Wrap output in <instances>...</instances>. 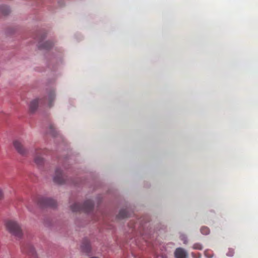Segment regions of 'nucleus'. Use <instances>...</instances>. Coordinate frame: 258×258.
I'll list each match as a JSON object with an SVG mask.
<instances>
[{
  "label": "nucleus",
  "instance_id": "obj_1",
  "mask_svg": "<svg viewBox=\"0 0 258 258\" xmlns=\"http://www.w3.org/2000/svg\"><path fill=\"white\" fill-rule=\"evenodd\" d=\"M7 230L13 235L20 238L22 236V231L19 224L15 221L9 220L6 223Z\"/></svg>",
  "mask_w": 258,
  "mask_h": 258
},
{
  "label": "nucleus",
  "instance_id": "obj_2",
  "mask_svg": "<svg viewBox=\"0 0 258 258\" xmlns=\"http://www.w3.org/2000/svg\"><path fill=\"white\" fill-rule=\"evenodd\" d=\"M94 207V205L91 200L86 201L83 205L79 203H75L71 207L73 212H84L88 213L91 211Z\"/></svg>",
  "mask_w": 258,
  "mask_h": 258
},
{
  "label": "nucleus",
  "instance_id": "obj_3",
  "mask_svg": "<svg viewBox=\"0 0 258 258\" xmlns=\"http://www.w3.org/2000/svg\"><path fill=\"white\" fill-rule=\"evenodd\" d=\"M46 152L45 149H39L35 150L34 162L38 166H42L44 164V160L41 155L46 154Z\"/></svg>",
  "mask_w": 258,
  "mask_h": 258
},
{
  "label": "nucleus",
  "instance_id": "obj_4",
  "mask_svg": "<svg viewBox=\"0 0 258 258\" xmlns=\"http://www.w3.org/2000/svg\"><path fill=\"white\" fill-rule=\"evenodd\" d=\"M38 204L40 206L45 207H50L54 208L56 206V202L55 200L47 198H41L38 200Z\"/></svg>",
  "mask_w": 258,
  "mask_h": 258
},
{
  "label": "nucleus",
  "instance_id": "obj_5",
  "mask_svg": "<svg viewBox=\"0 0 258 258\" xmlns=\"http://www.w3.org/2000/svg\"><path fill=\"white\" fill-rule=\"evenodd\" d=\"M13 145L16 150L20 154L25 155L27 153V150L24 147L21 141L19 140H14L13 142Z\"/></svg>",
  "mask_w": 258,
  "mask_h": 258
},
{
  "label": "nucleus",
  "instance_id": "obj_6",
  "mask_svg": "<svg viewBox=\"0 0 258 258\" xmlns=\"http://www.w3.org/2000/svg\"><path fill=\"white\" fill-rule=\"evenodd\" d=\"M66 179L62 171L57 168L55 172V175L53 177V181L57 184H62L65 183Z\"/></svg>",
  "mask_w": 258,
  "mask_h": 258
},
{
  "label": "nucleus",
  "instance_id": "obj_7",
  "mask_svg": "<svg viewBox=\"0 0 258 258\" xmlns=\"http://www.w3.org/2000/svg\"><path fill=\"white\" fill-rule=\"evenodd\" d=\"M174 255L176 258H187L188 254L183 248L179 247L176 249Z\"/></svg>",
  "mask_w": 258,
  "mask_h": 258
},
{
  "label": "nucleus",
  "instance_id": "obj_8",
  "mask_svg": "<svg viewBox=\"0 0 258 258\" xmlns=\"http://www.w3.org/2000/svg\"><path fill=\"white\" fill-rule=\"evenodd\" d=\"M41 99H35L30 102L29 108L30 111L31 112H34L36 110L38 106L39 102L41 101Z\"/></svg>",
  "mask_w": 258,
  "mask_h": 258
},
{
  "label": "nucleus",
  "instance_id": "obj_9",
  "mask_svg": "<svg viewBox=\"0 0 258 258\" xmlns=\"http://www.w3.org/2000/svg\"><path fill=\"white\" fill-rule=\"evenodd\" d=\"M82 250L88 254L91 251V246L90 242L88 240L84 241L81 246Z\"/></svg>",
  "mask_w": 258,
  "mask_h": 258
},
{
  "label": "nucleus",
  "instance_id": "obj_10",
  "mask_svg": "<svg viewBox=\"0 0 258 258\" xmlns=\"http://www.w3.org/2000/svg\"><path fill=\"white\" fill-rule=\"evenodd\" d=\"M55 98V94L53 92H51L49 93L48 98H47L48 102V106L51 107L52 104V102L54 100Z\"/></svg>",
  "mask_w": 258,
  "mask_h": 258
},
{
  "label": "nucleus",
  "instance_id": "obj_11",
  "mask_svg": "<svg viewBox=\"0 0 258 258\" xmlns=\"http://www.w3.org/2000/svg\"><path fill=\"white\" fill-rule=\"evenodd\" d=\"M128 216V214L127 211L124 209L121 210L117 215V217L119 219H123L127 217Z\"/></svg>",
  "mask_w": 258,
  "mask_h": 258
},
{
  "label": "nucleus",
  "instance_id": "obj_12",
  "mask_svg": "<svg viewBox=\"0 0 258 258\" xmlns=\"http://www.w3.org/2000/svg\"><path fill=\"white\" fill-rule=\"evenodd\" d=\"M53 45V43L49 41H47L46 42H45L43 44L41 45V44H40L39 45V47L42 48H44V49H49Z\"/></svg>",
  "mask_w": 258,
  "mask_h": 258
},
{
  "label": "nucleus",
  "instance_id": "obj_13",
  "mask_svg": "<svg viewBox=\"0 0 258 258\" xmlns=\"http://www.w3.org/2000/svg\"><path fill=\"white\" fill-rule=\"evenodd\" d=\"M0 12L4 15H6L10 13L9 8L5 6H3L0 7Z\"/></svg>",
  "mask_w": 258,
  "mask_h": 258
},
{
  "label": "nucleus",
  "instance_id": "obj_14",
  "mask_svg": "<svg viewBox=\"0 0 258 258\" xmlns=\"http://www.w3.org/2000/svg\"><path fill=\"white\" fill-rule=\"evenodd\" d=\"M201 232L203 234L207 235L209 233V229L207 227H202L201 229Z\"/></svg>",
  "mask_w": 258,
  "mask_h": 258
},
{
  "label": "nucleus",
  "instance_id": "obj_15",
  "mask_svg": "<svg viewBox=\"0 0 258 258\" xmlns=\"http://www.w3.org/2000/svg\"><path fill=\"white\" fill-rule=\"evenodd\" d=\"M192 248L195 249L202 250L203 246L200 243H197L194 244Z\"/></svg>",
  "mask_w": 258,
  "mask_h": 258
},
{
  "label": "nucleus",
  "instance_id": "obj_16",
  "mask_svg": "<svg viewBox=\"0 0 258 258\" xmlns=\"http://www.w3.org/2000/svg\"><path fill=\"white\" fill-rule=\"evenodd\" d=\"M234 254V249L232 248H229L228 251L227 253V255L229 256H232Z\"/></svg>",
  "mask_w": 258,
  "mask_h": 258
},
{
  "label": "nucleus",
  "instance_id": "obj_17",
  "mask_svg": "<svg viewBox=\"0 0 258 258\" xmlns=\"http://www.w3.org/2000/svg\"><path fill=\"white\" fill-rule=\"evenodd\" d=\"M205 255L208 258H212L213 257L212 255L208 254L206 251L205 252Z\"/></svg>",
  "mask_w": 258,
  "mask_h": 258
},
{
  "label": "nucleus",
  "instance_id": "obj_18",
  "mask_svg": "<svg viewBox=\"0 0 258 258\" xmlns=\"http://www.w3.org/2000/svg\"><path fill=\"white\" fill-rule=\"evenodd\" d=\"M3 198V193L2 190L0 189V200Z\"/></svg>",
  "mask_w": 258,
  "mask_h": 258
},
{
  "label": "nucleus",
  "instance_id": "obj_19",
  "mask_svg": "<svg viewBox=\"0 0 258 258\" xmlns=\"http://www.w3.org/2000/svg\"><path fill=\"white\" fill-rule=\"evenodd\" d=\"M187 243V240L185 239L184 240V243L186 244Z\"/></svg>",
  "mask_w": 258,
  "mask_h": 258
},
{
  "label": "nucleus",
  "instance_id": "obj_20",
  "mask_svg": "<svg viewBox=\"0 0 258 258\" xmlns=\"http://www.w3.org/2000/svg\"><path fill=\"white\" fill-rule=\"evenodd\" d=\"M91 258H98V257H92Z\"/></svg>",
  "mask_w": 258,
  "mask_h": 258
}]
</instances>
